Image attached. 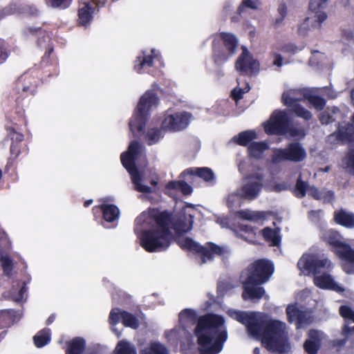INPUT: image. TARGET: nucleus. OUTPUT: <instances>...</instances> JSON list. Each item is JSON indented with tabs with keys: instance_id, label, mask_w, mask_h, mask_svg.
Wrapping results in <instances>:
<instances>
[{
	"instance_id": "1",
	"label": "nucleus",
	"mask_w": 354,
	"mask_h": 354,
	"mask_svg": "<svg viewBox=\"0 0 354 354\" xmlns=\"http://www.w3.org/2000/svg\"><path fill=\"white\" fill-rule=\"evenodd\" d=\"M223 318L215 314H207L198 318L194 335L197 337L199 354H218L221 351L227 333L222 329Z\"/></svg>"
},
{
	"instance_id": "2",
	"label": "nucleus",
	"mask_w": 354,
	"mask_h": 354,
	"mask_svg": "<svg viewBox=\"0 0 354 354\" xmlns=\"http://www.w3.org/2000/svg\"><path fill=\"white\" fill-rule=\"evenodd\" d=\"M251 335L268 351L283 354L290 349L286 324L278 319L259 318Z\"/></svg>"
},
{
	"instance_id": "3",
	"label": "nucleus",
	"mask_w": 354,
	"mask_h": 354,
	"mask_svg": "<svg viewBox=\"0 0 354 354\" xmlns=\"http://www.w3.org/2000/svg\"><path fill=\"white\" fill-rule=\"evenodd\" d=\"M142 151V146L136 140L130 142L128 151L123 152L120 155V160L123 167L131 175L132 183L134 185L135 189L140 193L151 194L152 189L148 185L142 184V176L136 165V160Z\"/></svg>"
},
{
	"instance_id": "4",
	"label": "nucleus",
	"mask_w": 354,
	"mask_h": 354,
	"mask_svg": "<svg viewBox=\"0 0 354 354\" xmlns=\"http://www.w3.org/2000/svg\"><path fill=\"white\" fill-rule=\"evenodd\" d=\"M157 95L152 91H147L140 97L134 114L129 122V129L134 134L136 132L142 133L146 127L149 110L153 106L158 104Z\"/></svg>"
},
{
	"instance_id": "5",
	"label": "nucleus",
	"mask_w": 354,
	"mask_h": 354,
	"mask_svg": "<svg viewBox=\"0 0 354 354\" xmlns=\"http://www.w3.org/2000/svg\"><path fill=\"white\" fill-rule=\"evenodd\" d=\"M140 245L148 252H162L169 247L173 236L155 228L145 230L139 236Z\"/></svg>"
},
{
	"instance_id": "6",
	"label": "nucleus",
	"mask_w": 354,
	"mask_h": 354,
	"mask_svg": "<svg viewBox=\"0 0 354 354\" xmlns=\"http://www.w3.org/2000/svg\"><path fill=\"white\" fill-rule=\"evenodd\" d=\"M274 272L273 262L267 259H259L248 265L246 277L248 283L264 284L267 283Z\"/></svg>"
},
{
	"instance_id": "7",
	"label": "nucleus",
	"mask_w": 354,
	"mask_h": 354,
	"mask_svg": "<svg viewBox=\"0 0 354 354\" xmlns=\"http://www.w3.org/2000/svg\"><path fill=\"white\" fill-rule=\"evenodd\" d=\"M149 217L154 221L157 228L155 230L162 232L165 234L172 236L170 230L173 223L172 214L167 210L160 211L158 208H149L147 213L142 212L135 220L136 225H142L145 222L146 218Z\"/></svg>"
},
{
	"instance_id": "8",
	"label": "nucleus",
	"mask_w": 354,
	"mask_h": 354,
	"mask_svg": "<svg viewBox=\"0 0 354 354\" xmlns=\"http://www.w3.org/2000/svg\"><path fill=\"white\" fill-rule=\"evenodd\" d=\"M306 151L301 144L298 142L289 143L284 149H275L272 155L273 163L282 161L299 162L306 158Z\"/></svg>"
},
{
	"instance_id": "9",
	"label": "nucleus",
	"mask_w": 354,
	"mask_h": 354,
	"mask_svg": "<svg viewBox=\"0 0 354 354\" xmlns=\"http://www.w3.org/2000/svg\"><path fill=\"white\" fill-rule=\"evenodd\" d=\"M297 268L301 271L317 274L325 270L329 271L332 264L326 258L319 259L313 254H304L297 262Z\"/></svg>"
},
{
	"instance_id": "10",
	"label": "nucleus",
	"mask_w": 354,
	"mask_h": 354,
	"mask_svg": "<svg viewBox=\"0 0 354 354\" xmlns=\"http://www.w3.org/2000/svg\"><path fill=\"white\" fill-rule=\"evenodd\" d=\"M39 83V78L28 72L21 75L15 81L13 88L14 93L19 95L17 97V100H22L29 95H34Z\"/></svg>"
},
{
	"instance_id": "11",
	"label": "nucleus",
	"mask_w": 354,
	"mask_h": 354,
	"mask_svg": "<svg viewBox=\"0 0 354 354\" xmlns=\"http://www.w3.org/2000/svg\"><path fill=\"white\" fill-rule=\"evenodd\" d=\"M289 123L290 121L288 114L283 111L276 110L264 124V130L268 135L283 136L287 134Z\"/></svg>"
},
{
	"instance_id": "12",
	"label": "nucleus",
	"mask_w": 354,
	"mask_h": 354,
	"mask_svg": "<svg viewBox=\"0 0 354 354\" xmlns=\"http://www.w3.org/2000/svg\"><path fill=\"white\" fill-rule=\"evenodd\" d=\"M241 48L242 52L235 62V68L241 75L252 76L259 72V62L245 46Z\"/></svg>"
},
{
	"instance_id": "13",
	"label": "nucleus",
	"mask_w": 354,
	"mask_h": 354,
	"mask_svg": "<svg viewBox=\"0 0 354 354\" xmlns=\"http://www.w3.org/2000/svg\"><path fill=\"white\" fill-rule=\"evenodd\" d=\"M248 181L240 189V196L244 199L252 201L257 198L263 188V176L254 174L248 177Z\"/></svg>"
},
{
	"instance_id": "14",
	"label": "nucleus",
	"mask_w": 354,
	"mask_h": 354,
	"mask_svg": "<svg viewBox=\"0 0 354 354\" xmlns=\"http://www.w3.org/2000/svg\"><path fill=\"white\" fill-rule=\"evenodd\" d=\"M7 137L11 140L10 147V157L8 160L7 167H13L16 160L21 153V145L24 140V136L18 132L12 127H6Z\"/></svg>"
},
{
	"instance_id": "15",
	"label": "nucleus",
	"mask_w": 354,
	"mask_h": 354,
	"mask_svg": "<svg viewBox=\"0 0 354 354\" xmlns=\"http://www.w3.org/2000/svg\"><path fill=\"white\" fill-rule=\"evenodd\" d=\"M191 114L187 112L176 113L165 118L161 128L171 131H178L185 129L189 122Z\"/></svg>"
},
{
	"instance_id": "16",
	"label": "nucleus",
	"mask_w": 354,
	"mask_h": 354,
	"mask_svg": "<svg viewBox=\"0 0 354 354\" xmlns=\"http://www.w3.org/2000/svg\"><path fill=\"white\" fill-rule=\"evenodd\" d=\"M120 319L122 324L125 327L137 329L140 326L139 320L133 314L128 311L120 310L119 308H113L109 317L110 325L115 326L119 323Z\"/></svg>"
},
{
	"instance_id": "17",
	"label": "nucleus",
	"mask_w": 354,
	"mask_h": 354,
	"mask_svg": "<svg viewBox=\"0 0 354 354\" xmlns=\"http://www.w3.org/2000/svg\"><path fill=\"white\" fill-rule=\"evenodd\" d=\"M160 52L155 48H152L149 55L146 53V51L142 50L134 61L133 68L138 73L142 74L145 73L147 68L153 66L154 59L160 61Z\"/></svg>"
},
{
	"instance_id": "18",
	"label": "nucleus",
	"mask_w": 354,
	"mask_h": 354,
	"mask_svg": "<svg viewBox=\"0 0 354 354\" xmlns=\"http://www.w3.org/2000/svg\"><path fill=\"white\" fill-rule=\"evenodd\" d=\"M286 311L288 322L289 323L295 322L297 329L308 325L313 322V317L306 311L300 310L294 305L288 306Z\"/></svg>"
},
{
	"instance_id": "19",
	"label": "nucleus",
	"mask_w": 354,
	"mask_h": 354,
	"mask_svg": "<svg viewBox=\"0 0 354 354\" xmlns=\"http://www.w3.org/2000/svg\"><path fill=\"white\" fill-rule=\"evenodd\" d=\"M323 333L317 329H310L304 342V350L307 354H317L322 345Z\"/></svg>"
},
{
	"instance_id": "20",
	"label": "nucleus",
	"mask_w": 354,
	"mask_h": 354,
	"mask_svg": "<svg viewBox=\"0 0 354 354\" xmlns=\"http://www.w3.org/2000/svg\"><path fill=\"white\" fill-rule=\"evenodd\" d=\"M227 314L231 318L236 320L242 324H244L250 335L252 334L259 319V318H257L253 313H248L247 312L238 310H229Z\"/></svg>"
},
{
	"instance_id": "21",
	"label": "nucleus",
	"mask_w": 354,
	"mask_h": 354,
	"mask_svg": "<svg viewBox=\"0 0 354 354\" xmlns=\"http://www.w3.org/2000/svg\"><path fill=\"white\" fill-rule=\"evenodd\" d=\"M335 138V141L345 143L354 142V127L353 124L347 122L342 125L339 122L337 124V130L329 135L328 138L330 140Z\"/></svg>"
},
{
	"instance_id": "22",
	"label": "nucleus",
	"mask_w": 354,
	"mask_h": 354,
	"mask_svg": "<svg viewBox=\"0 0 354 354\" xmlns=\"http://www.w3.org/2000/svg\"><path fill=\"white\" fill-rule=\"evenodd\" d=\"M339 313L344 321L342 334L348 339L354 335V310L350 306L343 305L339 307Z\"/></svg>"
},
{
	"instance_id": "23",
	"label": "nucleus",
	"mask_w": 354,
	"mask_h": 354,
	"mask_svg": "<svg viewBox=\"0 0 354 354\" xmlns=\"http://www.w3.org/2000/svg\"><path fill=\"white\" fill-rule=\"evenodd\" d=\"M262 284L248 283V279H245L243 282L242 298L243 300L259 301L266 294L264 288L261 287Z\"/></svg>"
},
{
	"instance_id": "24",
	"label": "nucleus",
	"mask_w": 354,
	"mask_h": 354,
	"mask_svg": "<svg viewBox=\"0 0 354 354\" xmlns=\"http://www.w3.org/2000/svg\"><path fill=\"white\" fill-rule=\"evenodd\" d=\"M193 223L194 216L182 212L174 219L173 218L172 227L177 234H183L191 230Z\"/></svg>"
},
{
	"instance_id": "25",
	"label": "nucleus",
	"mask_w": 354,
	"mask_h": 354,
	"mask_svg": "<svg viewBox=\"0 0 354 354\" xmlns=\"http://www.w3.org/2000/svg\"><path fill=\"white\" fill-rule=\"evenodd\" d=\"M212 47V58L214 64L218 66H222L234 55L233 54H229V51L216 39L213 40Z\"/></svg>"
},
{
	"instance_id": "26",
	"label": "nucleus",
	"mask_w": 354,
	"mask_h": 354,
	"mask_svg": "<svg viewBox=\"0 0 354 354\" xmlns=\"http://www.w3.org/2000/svg\"><path fill=\"white\" fill-rule=\"evenodd\" d=\"M223 253V248L214 243H207L205 245H201L196 252L201 257V263H205L207 261L213 260L214 255H221Z\"/></svg>"
},
{
	"instance_id": "27",
	"label": "nucleus",
	"mask_w": 354,
	"mask_h": 354,
	"mask_svg": "<svg viewBox=\"0 0 354 354\" xmlns=\"http://www.w3.org/2000/svg\"><path fill=\"white\" fill-rule=\"evenodd\" d=\"M93 213L96 214L102 212L104 221L109 223L118 219L120 216L119 208L113 204H101L95 205L92 209Z\"/></svg>"
},
{
	"instance_id": "28",
	"label": "nucleus",
	"mask_w": 354,
	"mask_h": 354,
	"mask_svg": "<svg viewBox=\"0 0 354 354\" xmlns=\"http://www.w3.org/2000/svg\"><path fill=\"white\" fill-rule=\"evenodd\" d=\"M314 283L322 289L332 290L337 292H342L344 290L342 287L335 281L330 274H327L315 277Z\"/></svg>"
},
{
	"instance_id": "29",
	"label": "nucleus",
	"mask_w": 354,
	"mask_h": 354,
	"mask_svg": "<svg viewBox=\"0 0 354 354\" xmlns=\"http://www.w3.org/2000/svg\"><path fill=\"white\" fill-rule=\"evenodd\" d=\"M219 41L224 48L229 51V54L234 55L239 46L237 37L231 32H221L218 34Z\"/></svg>"
},
{
	"instance_id": "30",
	"label": "nucleus",
	"mask_w": 354,
	"mask_h": 354,
	"mask_svg": "<svg viewBox=\"0 0 354 354\" xmlns=\"http://www.w3.org/2000/svg\"><path fill=\"white\" fill-rule=\"evenodd\" d=\"M183 174L184 175L198 176L207 183L212 182L214 180V174L208 167H190L185 169Z\"/></svg>"
},
{
	"instance_id": "31",
	"label": "nucleus",
	"mask_w": 354,
	"mask_h": 354,
	"mask_svg": "<svg viewBox=\"0 0 354 354\" xmlns=\"http://www.w3.org/2000/svg\"><path fill=\"white\" fill-rule=\"evenodd\" d=\"M334 221L337 224L346 228L351 229L354 227V214L347 212L344 209L334 212Z\"/></svg>"
},
{
	"instance_id": "32",
	"label": "nucleus",
	"mask_w": 354,
	"mask_h": 354,
	"mask_svg": "<svg viewBox=\"0 0 354 354\" xmlns=\"http://www.w3.org/2000/svg\"><path fill=\"white\" fill-rule=\"evenodd\" d=\"M95 8L90 3H86L78 10V24L80 26H86L93 19V14Z\"/></svg>"
},
{
	"instance_id": "33",
	"label": "nucleus",
	"mask_w": 354,
	"mask_h": 354,
	"mask_svg": "<svg viewBox=\"0 0 354 354\" xmlns=\"http://www.w3.org/2000/svg\"><path fill=\"white\" fill-rule=\"evenodd\" d=\"M85 347V340L82 337H76L67 342L65 354H82Z\"/></svg>"
},
{
	"instance_id": "34",
	"label": "nucleus",
	"mask_w": 354,
	"mask_h": 354,
	"mask_svg": "<svg viewBox=\"0 0 354 354\" xmlns=\"http://www.w3.org/2000/svg\"><path fill=\"white\" fill-rule=\"evenodd\" d=\"M269 212H252L248 209L240 210L237 212V215L242 219L252 221H258L260 220H264L270 215Z\"/></svg>"
},
{
	"instance_id": "35",
	"label": "nucleus",
	"mask_w": 354,
	"mask_h": 354,
	"mask_svg": "<svg viewBox=\"0 0 354 354\" xmlns=\"http://www.w3.org/2000/svg\"><path fill=\"white\" fill-rule=\"evenodd\" d=\"M257 138V133L254 130H247L240 132L233 137L232 140L237 145L243 147L249 146L252 141Z\"/></svg>"
},
{
	"instance_id": "36",
	"label": "nucleus",
	"mask_w": 354,
	"mask_h": 354,
	"mask_svg": "<svg viewBox=\"0 0 354 354\" xmlns=\"http://www.w3.org/2000/svg\"><path fill=\"white\" fill-rule=\"evenodd\" d=\"M268 148L266 143L263 142H252L248 147V156L255 159L262 158L263 152Z\"/></svg>"
},
{
	"instance_id": "37",
	"label": "nucleus",
	"mask_w": 354,
	"mask_h": 354,
	"mask_svg": "<svg viewBox=\"0 0 354 354\" xmlns=\"http://www.w3.org/2000/svg\"><path fill=\"white\" fill-rule=\"evenodd\" d=\"M261 234L264 240L267 242H270L272 246H277L281 242L279 229H272L270 227H266L262 230Z\"/></svg>"
},
{
	"instance_id": "38",
	"label": "nucleus",
	"mask_w": 354,
	"mask_h": 354,
	"mask_svg": "<svg viewBox=\"0 0 354 354\" xmlns=\"http://www.w3.org/2000/svg\"><path fill=\"white\" fill-rule=\"evenodd\" d=\"M340 113V109L337 106L328 107L319 114V120L322 124H328L335 122L336 119L334 116Z\"/></svg>"
},
{
	"instance_id": "39",
	"label": "nucleus",
	"mask_w": 354,
	"mask_h": 354,
	"mask_svg": "<svg viewBox=\"0 0 354 354\" xmlns=\"http://www.w3.org/2000/svg\"><path fill=\"white\" fill-rule=\"evenodd\" d=\"M139 354H169V351L162 344L151 342L148 346L141 349Z\"/></svg>"
},
{
	"instance_id": "40",
	"label": "nucleus",
	"mask_w": 354,
	"mask_h": 354,
	"mask_svg": "<svg viewBox=\"0 0 354 354\" xmlns=\"http://www.w3.org/2000/svg\"><path fill=\"white\" fill-rule=\"evenodd\" d=\"M33 341L37 348L46 346L50 341V330L49 328L41 330L33 337Z\"/></svg>"
},
{
	"instance_id": "41",
	"label": "nucleus",
	"mask_w": 354,
	"mask_h": 354,
	"mask_svg": "<svg viewBox=\"0 0 354 354\" xmlns=\"http://www.w3.org/2000/svg\"><path fill=\"white\" fill-rule=\"evenodd\" d=\"M115 354H137V351L134 345L125 340L120 341L115 348Z\"/></svg>"
},
{
	"instance_id": "42",
	"label": "nucleus",
	"mask_w": 354,
	"mask_h": 354,
	"mask_svg": "<svg viewBox=\"0 0 354 354\" xmlns=\"http://www.w3.org/2000/svg\"><path fill=\"white\" fill-rule=\"evenodd\" d=\"M336 252L342 259L354 263V250L348 244L344 243Z\"/></svg>"
},
{
	"instance_id": "43",
	"label": "nucleus",
	"mask_w": 354,
	"mask_h": 354,
	"mask_svg": "<svg viewBox=\"0 0 354 354\" xmlns=\"http://www.w3.org/2000/svg\"><path fill=\"white\" fill-rule=\"evenodd\" d=\"M309 187L308 182L302 180L301 176H299L297 179L293 194L297 198H304L306 196Z\"/></svg>"
},
{
	"instance_id": "44",
	"label": "nucleus",
	"mask_w": 354,
	"mask_h": 354,
	"mask_svg": "<svg viewBox=\"0 0 354 354\" xmlns=\"http://www.w3.org/2000/svg\"><path fill=\"white\" fill-rule=\"evenodd\" d=\"M178 244L182 250H187L194 254H196L200 245L189 237H185L182 240H179Z\"/></svg>"
},
{
	"instance_id": "45",
	"label": "nucleus",
	"mask_w": 354,
	"mask_h": 354,
	"mask_svg": "<svg viewBox=\"0 0 354 354\" xmlns=\"http://www.w3.org/2000/svg\"><path fill=\"white\" fill-rule=\"evenodd\" d=\"M15 311L13 310H0V322L2 327H9L14 322Z\"/></svg>"
},
{
	"instance_id": "46",
	"label": "nucleus",
	"mask_w": 354,
	"mask_h": 354,
	"mask_svg": "<svg viewBox=\"0 0 354 354\" xmlns=\"http://www.w3.org/2000/svg\"><path fill=\"white\" fill-rule=\"evenodd\" d=\"M305 98L317 110H322L326 105L325 99L319 95L308 94Z\"/></svg>"
},
{
	"instance_id": "47",
	"label": "nucleus",
	"mask_w": 354,
	"mask_h": 354,
	"mask_svg": "<svg viewBox=\"0 0 354 354\" xmlns=\"http://www.w3.org/2000/svg\"><path fill=\"white\" fill-rule=\"evenodd\" d=\"M161 138V131L158 128H151L147 131L146 139L148 145L157 143Z\"/></svg>"
},
{
	"instance_id": "48",
	"label": "nucleus",
	"mask_w": 354,
	"mask_h": 354,
	"mask_svg": "<svg viewBox=\"0 0 354 354\" xmlns=\"http://www.w3.org/2000/svg\"><path fill=\"white\" fill-rule=\"evenodd\" d=\"M0 264L4 274L7 276H10L13 270V262L12 259L7 255L1 256L0 257Z\"/></svg>"
},
{
	"instance_id": "49",
	"label": "nucleus",
	"mask_w": 354,
	"mask_h": 354,
	"mask_svg": "<svg viewBox=\"0 0 354 354\" xmlns=\"http://www.w3.org/2000/svg\"><path fill=\"white\" fill-rule=\"evenodd\" d=\"M292 111L297 117L304 118L305 120L308 121L312 119L313 115L308 110L306 109L301 104H298L295 106Z\"/></svg>"
},
{
	"instance_id": "50",
	"label": "nucleus",
	"mask_w": 354,
	"mask_h": 354,
	"mask_svg": "<svg viewBox=\"0 0 354 354\" xmlns=\"http://www.w3.org/2000/svg\"><path fill=\"white\" fill-rule=\"evenodd\" d=\"M346 169L352 175H354V149H350L344 160Z\"/></svg>"
},
{
	"instance_id": "51",
	"label": "nucleus",
	"mask_w": 354,
	"mask_h": 354,
	"mask_svg": "<svg viewBox=\"0 0 354 354\" xmlns=\"http://www.w3.org/2000/svg\"><path fill=\"white\" fill-rule=\"evenodd\" d=\"M197 317L195 310L190 308H185L179 313V320L194 322Z\"/></svg>"
},
{
	"instance_id": "52",
	"label": "nucleus",
	"mask_w": 354,
	"mask_h": 354,
	"mask_svg": "<svg viewBox=\"0 0 354 354\" xmlns=\"http://www.w3.org/2000/svg\"><path fill=\"white\" fill-rule=\"evenodd\" d=\"M249 90V84H247V87L245 88L236 87L232 91L230 96L235 102H238L243 97L244 93L248 92Z\"/></svg>"
},
{
	"instance_id": "53",
	"label": "nucleus",
	"mask_w": 354,
	"mask_h": 354,
	"mask_svg": "<svg viewBox=\"0 0 354 354\" xmlns=\"http://www.w3.org/2000/svg\"><path fill=\"white\" fill-rule=\"evenodd\" d=\"M9 55L10 52L6 41L0 39V64L6 61Z\"/></svg>"
},
{
	"instance_id": "54",
	"label": "nucleus",
	"mask_w": 354,
	"mask_h": 354,
	"mask_svg": "<svg viewBox=\"0 0 354 354\" xmlns=\"http://www.w3.org/2000/svg\"><path fill=\"white\" fill-rule=\"evenodd\" d=\"M278 12L280 15V17L276 19L274 21V25L275 27L279 26L282 23V21H283L285 17H286L287 6H286V4L285 2H281L279 4V6L278 7Z\"/></svg>"
},
{
	"instance_id": "55",
	"label": "nucleus",
	"mask_w": 354,
	"mask_h": 354,
	"mask_svg": "<svg viewBox=\"0 0 354 354\" xmlns=\"http://www.w3.org/2000/svg\"><path fill=\"white\" fill-rule=\"evenodd\" d=\"M51 7L64 10L68 8L72 3V0H48Z\"/></svg>"
},
{
	"instance_id": "56",
	"label": "nucleus",
	"mask_w": 354,
	"mask_h": 354,
	"mask_svg": "<svg viewBox=\"0 0 354 354\" xmlns=\"http://www.w3.org/2000/svg\"><path fill=\"white\" fill-rule=\"evenodd\" d=\"M287 133H289L290 136L304 138L306 136L305 130L303 128H297L292 127L290 123L288 125Z\"/></svg>"
},
{
	"instance_id": "57",
	"label": "nucleus",
	"mask_w": 354,
	"mask_h": 354,
	"mask_svg": "<svg viewBox=\"0 0 354 354\" xmlns=\"http://www.w3.org/2000/svg\"><path fill=\"white\" fill-rule=\"evenodd\" d=\"M327 243L330 245H332V246L335 247V248H337V250L340 249L343 246V245L345 243H343L342 241H341L337 237V235L335 234H330L328 235V236L327 237Z\"/></svg>"
},
{
	"instance_id": "58",
	"label": "nucleus",
	"mask_w": 354,
	"mask_h": 354,
	"mask_svg": "<svg viewBox=\"0 0 354 354\" xmlns=\"http://www.w3.org/2000/svg\"><path fill=\"white\" fill-rule=\"evenodd\" d=\"M328 0H310L309 3V9L313 12H317L324 7Z\"/></svg>"
},
{
	"instance_id": "59",
	"label": "nucleus",
	"mask_w": 354,
	"mask_h": 354,
	"mask_svg": "<svg viewBox=\"0 0 354 354\" xmlns=\"http://www.w3.org/2000/svg\"><path fill=\"white\" fill-rule=\"evenodd\" d=\"M282 102L285 105L292 107V109L295 108V105L298 104V99L294 98L289 94L286 93L282 95Z\"/></svg>"
},
{
	"instance_id": "60",
	"label": "nucleus",
	"mask_w": 354,
	"mask_h": 354,
	"mask_svg": "<svg viewBox=\"0 0 354 354\" xmlns=\"http://www.w3.org/2000/svg\"><path fill=\"white\" fill-rule=\"evenodd\" d=\"M245 8L256 9L257 6L252 0H243L237 9V13L239 15H241L243 12Z\"/></svg>"
},
{
	"instance_id": "61",
	"label": "nucleus",
	"mask_w": 354,
	"mask_h": 354,
	"mask_svg": "<svg viewBox=\"0 0 354 354\" xmlns=\"http://www.w3.org/2000/svg\"><path fill=\"white\" fill-rule=\"evenodd\" d=\"M179 190L185 196L190 195L193 192L192 186L183 180H180Z\"/></svg>"
},
{
	"instance_id": "62",
	"label": "nucleus",
	"mask_w": 354,
	"mask_h": 354,
	"mask_svg": "<svg viewBox=\"0 0 354 354\" xmlns=\"http://www.w3.org/2000/svg\"><path fill=\"white\" fill-rule=\"evenodd\" d=\"M280 50L283 53L295 54L297 52L298 48L295 44H286L281 47Z\"/></svg>"
},
{
	"instance_id": "63",
	"label": "nucleus",
	"mask_w": 354,
	"mask_h": 354,
	"mask_svg": "<svg viewBox=\"0 0 354 354\" xmlns=\"http://www.w3.org/2000/svg\"><path fill=\"white\" fill-rule=\"evenodd\" d=\"M308 192V194L310 196H312L313 198H315L316 200L321 199V198H322L321 192L317 187H315L314 186H312V187L310 186Z\"/></svg>"
},
{
	"instance_id": "64",
	"label": "nucleus",
	"mask_w": 354,
	"mask_h": 354,
	"mask_svg": "<svg viewBox=\"0 0 354 354\" xmlns=\"http://www.w3.org/2000/svg\"><path fill=\"white\" fill-rule=\"evenodd\" d=\"M238 229H239V231L240 232H243L245 234H254V230L253 228L250 226V225H239L238 226Z\"/></svg>"
}]
</instances>
